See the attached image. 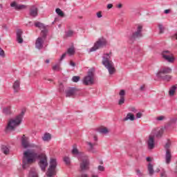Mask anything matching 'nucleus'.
Masks as SVG:
<instances>
[{
	"mask_svg": "<svg viewBox=\"0 0 177 177\" xmlns=\"http://www.w3.org/2000/svg\"><path fill=\"white\" fill-rule=\"evenodd\" d=\"M98 170L100 171L101 172H103L104 171V167L102 165H99L97 167Z\"/></svg>",
	"mask_w": 177,
	"mask_h": 177,
	"instance_id": "nucleus-50",
	"label": "nucleus"
},
{
	"mask_svg": "<svg viewBox=\"0 0 177 177\" xmlns=\"http://www.w3.org/2000/svg\"><path fill=\"white\" fill-rule=\"evenodd\" d=\"M35 27H37V28H42L43 30H45L46 28V26H45V24L37 21L36 23H35Z\"/></svg>",
	"mask_w": 177,
	"mask_h": 177,
	"instance_id": "nucleus-24",
	"label": "nucleus"
},
{
	"mask_svg": "<svg viewBox=\"0 0 177 177\" xmlns=\"http://www.w3.org/2000/svg\"><path fill=\"white\" fill-rule=\"evenodd\" d=\"M73 35H74V31L69 30L66 32H65V37L66 38H70L71 37H73Z\"/></svg>",
	"mask_w": 177,
	"mask_h": 177,
	"instance_id": "nucleus-33",
	"label": "nucleus"
},
{
	"mask_svg": "<svg viewBox=\"0 0 177 177\" xmlns=\"http://www.w3.org/2000/svg\"><path fill=\"white\" fill-rule=\"evenodd\" d=\"M81 80V77L80 76H73L72 77L73 82H78Z\"/></svg>",
	"mask_w": 177,
	"mask_h": 177,
	"instance_id": "nucleus-40",
	"label": "nucleus"
},
{
	"mask_svg": "<svg viewBox=\"0 0 177 177\" xmlns=\"http://www.w3.org/2000/svg\"><path fill=\"white\" fill-rule=\"evenodd\" d=\"M62 68H60V66L59 65H55L53 66V71H60Z\"/></svg>",
	"mask_w": 177,
	"mask_h": 177,
	"instance_id": "nucleus-42",
	"label": "nucleus"
},
{
	"mask_svg": "<svg viewBox=\"0 0 177 177\" xmlns=\"http://www.w3.org/2000/svg\"><path fill=\"white\" fill-rule=\"evenodd\" d=\"M77 92H78V88L75 87H68L65 91L66 97H74V96L77 95Z\"/></svg>",
	"mask_w": 177,
	"mask_h": 177,
	"instance_id": "nucleus-9",
	"label": "nucleus"
},
{
	"mask_svg": "<svg viewBox=\"0 0 177 177\" xmlns=\"http://www.w3.org/2000/svg\"><path fill=\"white\" fill-rule=\"evenodd\" d=\"M140 91L141 92H145V91H146V88L145 87V85H142V86H140Z\"/></svg>",
	"mask_w": 177,
	"mask_h": 177,
	"instance_id": "nucleus-51",
	"label": "nucleus"
},
{
	"mask_svg": "<svg viewBox=\"0 0 177 177\" xmlns=\"http://www.w3.org/2000/svg\"><path fill=\"white\" fill-rule=\"evenodd\" d=\"M162 133H164V129H160L156 133V138H161L162 136Z\"/></svg>",
	"mask_w": 177,
	"mask_h": 177,
	"instance_id": "nucleus-36",
	"label": "nucleus"
},
{
	"mask_svg": "<svg viewBox=\"0 0 177 177\" xmlns=\"http://www.w3.org/2000/svg\"><path fill=\"white\" fill-rule=\"evenodd\" d=\"M24 117V111H22L21 113L15 117V119H11L6 128V131H15L16 127H19L23 121V118Z\"/></svg>",
	"mask_w": 177,
	"mask_h": 177,
	"instance_id": "nucleus-2",
	"label": "nucleus"
},
{
	"mask_svg": "<svg viewBox=\"0 0 177 177\" xmlns=\"http://www.w3.org/2000/svg\"><path fill=\"white\" fill-rule=\"evenodd\" d=\"M176 86H172L169 91V96H174L175 95V92H176Z\"/></svg>",
	"mask_w": 177,
	"mask_h": 177,
	"instance_id": "nucleus-25",
	"label": "nucleus"
},
{
	"mask_svg": "<svg viewBox=\"0 0 177 177\" xmlns=\"http://www.w3.org/2000/svg\"><path fill=\"white\" fill-rule=\"evenodd\" d=\"M128 120H130V121H135V115L131 113H128L127 116L123 119V121H128Z\"/></svg>",
	"mask_w": 177,
	"mask_h": 177,
	"instance_id": "nucleus-20",
	"label": "nucleus"
},
{
	"mask_svg": "<svg viewBox=\"0 0 177 177\" xmlns=\"http://www.w3.org/2000/svg\"><path fill=\"white\" fill-rule=\"evenodd\" d=\"M169 53H171V51H169V50H163V51L162 52V57H164V55H166V54L169 55Z\"/></svg>",
	"mask_w": 177,
	"mask_h": 177,
	"instance_id": "nucleus-46",
	"label": "nucleus"
},
{
	"mask_svg": "<svg viewBox=\"0 0 177 177\" xmlns=\"http://www.w3.org/2000/svg\"><path fill=\"white\" fill-rule=\"evenodd\" d=\"M171 142L168 141L165 145V149L166 151H168V150H170L169 148L171 147Z\"/></svg>",
	"mask_w": 177,
	"mask_h": 177,
	"instance_id": "nucleus-39",
	"label": "nucleus"
},
{
	"mask_svg": "<svg viewBox=\"0 0 177 177\" xmlns=\"http://www.w3.org/2000/svg\"><path fill=\"white\" fill-rule=\"evenodd\" d=\"M158 28H159V34H162L164 33V30H165V28H164V26H162V24H158Z\"/></svg>",
	"mask_w": 177,
	"mask_h": 177,
	"instance_id": "nucleus-38",
	"label": "nucleus"
},
{
	"mask_svg": "<svg viewBox=\"0 0 177 177\" xmlns=\"http://www.w3.org/2000/svg\"><path fill=\"white\" fill-rule=\"evenodd\" d=\"M170 73H172V69H171V68L164 67L156 73V77H161V75L164 74H170Z\"/></svg>",
	"mask_w": 177,
	"mask_h": 177,
	"instance_id": "nucleus-12",
	"label": "nucleus"
},
{
	"mask_svg": "<svg viewBox=\"0 0 177 177\" xmlns=\"http://www.w3.org/2000/svg\"><path fill=\"white\" fill-rule=\"evenodd\" d=\"M29 177H39L38 173L35 169H30L29 171Z\"/></svg>",
	"mask_w": 177,
	"mask_h": 177,
	"instance_id": "nucleus-29",
	"label": "nucleus"
},
{
	"mask_svg": "<svg viewBox=\"0 0 177 177\" xmlns=\"http://www.w3.org/2000/svg\"><path fill=\"white\" fill-rule=\"evenodd\" d=\"M35 47L37 49H42L44 48V40L42 37H38L35 42Z\"/></svg>",
	"mask_w": 177,
	"mask_h": 177,
	"instance_id": "nucleus-16",
	"label": "nucleus"
},
{
	"mask_svg": "<svg viewBox=\"0 0 177 177\" xmlns=\"http://www.w3.org/2000/svg\"><path fill=\"white\" fill-rule=\"evenodd\" d=\"M35 160H39L38 162L39 167H40L41 171L45 172L46 171V167H48V157L45 153L38 154L32 151H25L24 152V157L22 159V168L26 169L30 167L29 164H31Z\"/></svg>",
	"mask_w": 177,
	"mask_h": 177,
	"instance_id": "nucleus-1",
	"label": "nucleus"
},
{
	"mask_svg": "<svg viewBox=\"0 0 177 177\" xmlns=\"http://www.w3.org/2000/svg\"><path fill=\"white\" fill-rule=\"evenodd\" d=\"M2 27L3 28H4V30H8V26H6V24H3Z\"/></svg>",
	"mask_w": 177,
	"mask_h": 177,
	"instance_id": "nucleus-61",
	"label": "nucleus"
},
{
	"mask_svg": "<svg viewBox=\"0 0 177 177\" xmlns=\"http://www.w3.org/2000/svg\"><path fill=\"white\" fill-rule=\"evenodd\" d=\"M50 62V61L49 59H46V61H45V62L47 63V64H49Z\"/></svg>",
	"mask_w": 177,
	"mask_h": 177,
	"instance_id": "nucleus-63",
	"label": "nucleus"
},
{
	"mask_svg": "<svg viewBox=\"0 0 177 177\" xmlns=\"http://www.w3.org/2000/svg\"><path fill=\"white\" fill-rule=\"evenodd\" d=\"M163 59L165 60H167V62H169V63H174V60H175V58L174 57H171L170 55H163Z\"/></svg>",
	"mask_w": 177,
	"mask_h": 177,
	"instance_id": "nucleus-21",
	"label": "nucleus"
},
{
	"mask_svg": "<svg viewBox=\"0 0 177 177\" xmlns=\"http://www.w3.org/2000/svg\"><path fill=\"white\" fill-rule=\"evenodd\" d=\"M1 151L3 153V154L8 155L9 154L10 149L8 148V147L5 145L1 146Z\"/></svg>",
	"mask_w": 177,
	"mask_h": 177,
	"instance_id": "nucleus-28",
	"label": "nucleus"
},
{
	"mask_svg": "<svg viewBox=\"0 0 177 177\" xmlns=\"http://www.w3.org/2000/svg\"><path fill=\"white\" fill-rule=\"evenodd\" d=\"M125 103V97L122 96L120 97L119 101H118V104L119 106H122Z\"/></svg>",
	"mask_w": 177,
	"mask_h": 177,
	"instance_id": "nucleus-37",
	"label": "nucleus"
},
{
	"mask_svg": "<svg viewBox=\"0 0 177 177\" xmlns=\"http://www.w3.org/2000/svg\"><path fill=\"white\" fill-rule=\"evenodd\" d=\"M12 88L14 89L15 93L19 92V91H20V81H15L13 84Z\"/></svg>",
	"mask_w": 177,
	"mask_h": 177,
	"instance_id": "nucleus-18",
	"label": "nucleus"
},
{
	"mask_svg": "<svg viewBox=\"0 0 177 177\" xmlns=\"http://www.w3.org/2000/svg\"><path fill=\"white\" fill-rule=\"evenodd\" d=\"M66 56H67V53L62 54V55L61 56V57L59 59V62L64 60V58L66 57Z\"/></svg>",
	"mask_w": 177,
	"mask_h": 177,
	"instance_id": "nucleus-47",
	"label": "nucleus"
},
{
	"mask_svg": "<svg viewBox=\"0 0 177 177\" xmlns=\"http://www.w3.org/2000/svg\"><path fill=\"white\" fill-rule=\"evenodd\" d=\"M71 154H73V156H81V152H80V150L77 148L76 144L73 145Z\"/></svg>",
	"mask_w": 177,
	"mask_h": 177,
	"instance_id": "nucleus-17",
	"label": "nucleus"
},
{
	"mask_svg": "<svg viewBox=\"0 0 177 177\" xmlns=\"http://www.w3.org/2000/svg\"><path fill=\"white\" fill-rule=\"evenodd\" d=\"M11 8H14L15 10H24L26 8L27 6L24 4H18L16 1H13L12 3H10Z\"/></svg>",
	"mask_w": 177,
	"mask_h": 177,
	"instance_id": "nucleus-11",
	"label": "nucleus"
},
{
	"mask_svg": "<svg viewBox=\"0 0 177 177\" xmlns=\"http://www.w3.org/2000/svg\"><path fill=\"white\" fill-rule=\"evenodd\" d=\"M66 53H68L69 56H73V55H75V49H74V47L69 48H68Z\"/></svg>",
	"mask_w": 177,
	"mask_h": 177,
	"instance_id": "nucleus-27",
	"label": "nucleus"
},
{
	"mask_svg": "<svg viewBox=\"0 0 177 177\" xmlns=\"http://www.w3.org/2000/svg\"><path fill=\"white\" fill-rule=\"evenodd\" d=\"M169 12H171V10H165L164 13H165V15H168Z\"/></svg>",
	"mask_w": 177,
	"mask_h": 177,
	"instance_id": "nucleus-60",
	"label": "nucleus"
},
{
	"mask_svg": "<svg viewBox=\"0 0 177 177\" xmlns=\"http://www.w3.org/2000/svg\"><path fill=\"white\" fill-rule=\"evenodd\" d=\"M87 145L89 146V151H92L93 150L95 149V148L93 147V144H92V142H87Z\"/></svg>",
	"mask_w": 177,
	"mask_h": 177,
	"instance_id": "nucleus-43",
	"label": "nucleus"
},
{
	"mask_svg": "<svg viewBox=\"0 0 177 177\" xmlns=\"http://www.w3.org/2000/svg\"><path fill=\"white\" fill-rule=\"evenodd\" d=\"M3 113L6 115H9V114H10V106H7L6 108H3Z\"/></svg>",
	"mask_w": 177,
	"mask_h": 177,
	"instance_id": "nucleus-34",
	"label": "nucleus"
},
{
	"mask_svg": "<svg viewBox=\"0 0 177 177\" xmlns=\"http://www.w3.org/2000/svg\"><path fill=\"white\" fill-rule=\"evenodd\" d=\"M158 78H160L161 80H163V81L169 82L171 81V78H172V77L169 75H166L165 76H162V75H161V77H158Z\"/></svg>",
	"mask_w": 177,
	"mask_h": 177,
	"instance_id": "nucleus-26",
	"label": "nucleus"
},
{
	"mask_svg": "<svg viewBox=\"0 0 177 177\" xmlns=\"http://www.w3.org/2000/svg\"><path fill=\"white\" fill-rule=\"evenodd\" d=\"M176 118H173L171 119L170 122H169V125H172V124H176Z\"/></svg>",
	"mask_w": 177,
	"mask_h": 177,
	"instance_id": "nucleus-45",
	"label": "nucleus"
},
{
	"mask_svg": "<svg viewBox=\"0 0 177 177\" xmlns=\"http://www.w3.org/2000/svg\"><path fill=\"white\" fill-rule=\"evenodd\" d=\"M117 8H118L119 9H121V8H122V4L121 3L118 4Z\"/></svg>",
	"mask_w": 177,
	"mask_h": 177,
	"instance_id": "nucleus-62",
	"label": "nucleus"
},
{
	"mask_svg": "<svg viewBox=\"0 0 177 177\" xmlns=\"http://www.w3.org/2000/svg\"><path fill=\"white\" fill-rule=\"evenodd\" d=\"M136 118H142V113L138 112V113L136 114Z\"/></svg>",
	"mask_w": 177,
	"mask_h": 177,
	"instance_id": "nucleus-54",
	"label": "nucleus"
},
{
	"mask_svg": "<svg viewBox=\"0 0 177 177\" xmlns=\"http://www.w3.org/2000/svg\"><path fill=\"white\" fill-rule=\"evenodd\" d=\"M70 66H72V67H75V63L73 61L70 62Z\"/></svg>",
	"mask_w": 177,
	"mask_h": 177,
	"instance_id": "nucleus-55",
	"label": "nucleus"
},
{
	"mask_svg": "<svg viewBox=\"0 0 177 177\" xmlns=\"http://www.w3.org/2000/svg\"><path fill=\"white\" fill-rule=\"evenodd\" d=\"M16 39L18 44H23V30L17 29L16 32Z\"/></svg>",
	"mask_w": 177,
	"mask_h": 177,
	"instance_id": "nucleus-13",
	"label": "nucleus"
},
{
	"mask_svg": "<svg viewBox=\"0 0 177 177\" xmlns=\"http://www.w3.org/2000/svg\"><path fill=\"white\" fill-rule=\"evenodd\" d=\"M64 162L66 165H70L71 164V160L68 156L64 157Z\"/></svg>",
	"mask_w": 177,
	"mask_h": 177,
	"instance_id": "nucleus-35",
	"label": "nucleus"
},
{
	"mask_svg": "<svg viewBox=\"0 0 177 177\" xmlns=\"http://www.w3.org/2000/svg\"><path fill=\"white\" fill-rule=\"evenodd\" d=\"M89 160L87 159H84L82 162H80V172H84L85 171H88L89 169Z\"/></svg>",
	"mask_w": 177,
	"mask_h": 177,
	"instance_id": "nucleus-10",
	"label": "nucleus"
},
{
	"mask_svg": "<svg viewBox=\"0 0 177 177\" xmlns=\"http://www.w3.org/2000/svg\"><path fill=\"white\" fill-rule=\"evenodd\" d=\"M42 139L44 142H49V140L52 139V136H50V133H46L42 137Z\"/></svg>",
	"mask_w": 177,
	"mask_h": 177,
	"instance_id": "nucleus-22",
	"label": "nucleus"
},
{
	"mask_svg": "<svg viewBox=\"0 0 177 177\" xmlns=\"http://www.w3.org/2000/svg\"><path fill=\"white\" fill-rule=\"evenodd\" d=\"M160 176L161 177H167V174L165 172V170L162 169V172L160 173Z\"/></svg>",
	"mask_w": 177,
	"mask_h": 177,
	"instance_id": "nucleus-48",
	"label": "nucleus"
},
{
	"mask_svg": "<svg viewBox=\"0 0 177 177\" xmlns=\"http://www.w3.org/2000/svg\"><path fill=\"white\" fill-rule=\"evenodd\" d=\"M102 64L107 68L110 75H113L115 73V68L113 62L110 61V54H104L102 57Z\"/></svg>",
	"mask_w": 177,
	"mask_h": 177,
	"instance_id": "nucleus-3",
	"label": "nucleus"
},
{
	"mask_svg": "<svg viewBox=\"0 0 177 177\" xmlns=\"http://www.w3.org/2000/svg\"><path fill=\"white\" fill-rule=\"evenodd\" d=\"M91 177H99L97 175H92Z\"/></svg>",
	"mask_w": 177,
	"mask_h": 177,
	"instance_id": "nucleus-64",
	"label": "nucleus"
},
{
	"mask_svg": "<svg viewBox=\"0 0 177 177\" xmlns=\"http://www.w3.org/2000/svg\"><path fill=\"white\" fill-rule=\"evenodd\" d=\"M41 38H43L44 39H45L48 35V29L46 28V29H43L41 31Z\"/></svg>",
	"mask_w": 177,
	"mask_h": 177,
	"instance_id": "nucleus-30",
	"label": "nucleus"
},
{
	"mask_svg": "<svg viewBox=\"0 0 177 177\" xmlns=\"http://www.w3.org/2000/svg\"><path fill=\"white\" fill-rule=\"evenodd\" d=\"M98 132L102 135H107V133H109V129L106 127H104L100 129Z\"/></svg>",
	"mask_w": 177,
	"mask_h": 177,
	"instance_id": "nucleus-32",
	"label": "nucleus"
},
{
	"mask_svg": "<svg viewBox=\"0 0 177 177\" xmlns=\"http://www.w3.org/2000/svg\"><path fill=\"white\" fill-rule=\"evenodd\" d=\"M136 174L137 176H138V177L143 176V173H142V171L139 169H136Z\"/></svg>",
	"mask_w": 177,
	"mask_h": 177,
	"instance_id": "nucleus-41",
	"label": "nucleus"
},
{
	"mask_svg": "<svg viewBox=\"0 0 177 177\" xmlns=\"http://www.w3.org/2000/svg\"><path fill=\"white\" fill-rule=\"evenodd\" d=\"M26 26H27V27H28V26H29V27H32V21H29L28 24H26Z\"/></svg>",
	"mask_w": 177,
	"mask_h": 177,
	"instance_id": "nucleus-57",
	"label": "nucleus"
},
{
	"mask_svg": "<svg viewBox=\"0 0 177 177\" xmlns=\"http://www.w3.org/2000/svg\"><path fill=\"white\" fill-rule=\"evenodd\" d=\"M171 158H172V155L171 154V150L166 151V154H165L166 164H169V162H171Z\"/></svg>",
	"mask_w": 177,
	"mask_h": 177,
	"instance_id": "nucleus-19",
	"label": "nucleus"
},
{
	"mask_svg": "<svg viewBox=\"0 0 177 177\" xmlns=\"http://www.w3.org/2000/svg\"><path fill=\"white\" fill-rule=\"evenodd\" d=\"M83 84L86 86L95 84V68L88 70V75L83 79Z\"/></svg>",
	"mask_w": 177,
	"mask_h": 177,
	"instance_id": "nucleus-6",
	"label": "nucleus"
},
{
	"mask_svg": "<svg viewBox=\"0 0 177 177\" xmlns=\"http://www.w3.org/2000/svg\"><path fill=\"white\" fill-rule=\"evenodd\" d=\"M56 168H57V160L56 158H50V165L46 173V176L52 177L55 176L57 174Z\"/></svg>",
	"mask_w": 177,
	"mask_h": 177,
	"instance_id": "nucleus-4",
	"label": "nucleus"
},
{
	"mask_svg": "<svg viewBox=\"0 0 177 177\" xmlns=\"http://www.w3.org/2000/svg\"><path fill=\"white\" fill-rule=\"evenodd\" d=\"M107 45V41L104 39H99L95 44L94 46L88 50V53L95 52L97 50V49H100V48H103Z\"/></svg>",
	"mask_w": 177,
	"mask_h": 177,
	"instance_id": "nucleus-7",
	"label": "nucleus"
},
{
	"mask_svg": "<svg viewBox=\"0 0 177 177\" xmlns=\"http://www.w3.org/2000/svg\"><path fill=\"white\" fill-rule=\"evenodd\" d=\"M102 17H103V15H102V12H97V17H98V19H100Z\"/></svg>",
	"mask_w": 177,
	"mask_h": 177,
	"instance_id": "nucleus-53",
	"label": "nucleus"
},
{
	"mask_svg": "<svg viewBox=\"0 0 177 177\" xmlns=\"http://www.w3.org/2000/svg\"><path fill=\"white\" fill-rule=\"evenodd\" d=\"M142 30L143 26H138L137 30L128 36L129 44H133V42H135L138 38H142V37H143V35L142 34Z\"/></svg>",
	"mask_w": 177,
	"mask_h": 177,
	"instance_id": "nucleus-5",
	"label": "nucleus"
},
{
	"mask_svg": "<svg viewBox=\"0 0 177 177\" xmlns=\"http://www.w3.org/2000/svg\"><path fill=\"white\" fill-rule=\"evenodd\" d=\"M131 111H132L133 113H136V109H135V107H132L131 109Z\"/></svg>",
	"mask_w": 177,
	"mask_h": 177,
	"instance_id": "nucleus-58",
	"label": "nucleus"
},
{
	"mask_svg": "<svg viewBox=\"0 0 177 177\" xmlns=\"http://www.w3.org/2000/svg\"><path fill=\"white\" fill-rule=\"evenodd\" d=\"M119 95H120V97L122 96H125V90H120Z\"/></svg>",
	"mask_w": 177,
	"mask_h": 177,
	"instance_id": "nucleus-49",
	"label": "nucleus"
},
{
	"mask_svg": "<svg viewBox=\"0 0 177 177\" xmlns=\"http://www.w3.org/2000/svg\"><path fill=\"white\" fill-rule=\"evenodd\" d=\"M0 56L1 57H5V51L0 47Z\"/></svg>",
	"mask_w": 177,
	"mask_h": 177,
	"instance_id": "nucleus-44",
	"label": "nucleus"
},
{
	"mask_svg": "<svg viewBox=\"0 0 177 177\" xmlns=\"http://www.w3.org/2000/svg\"><path fill=\"white\" fill-rule=\"evenodd\" d=\"M30 16L32 17H37L38 16V8L35 6H32L30 9Z\"/></svg>",
	"mask_w": 177,
	"mask_h": 177,
	"instance_id": "nucleus-15",
	"label": "nucleus"
},
{
	"mask_svg": "<svg viewBox=\"0 0 177 177\" xmlns=\"http://www.w3.org/2000/svg\"><path fill=\"white\" fill-rule=\"evenodd\" d=\"M164 118H165V117H164V116H159V117H158V118H156V120H157L158 121H162V120H164Z\"/></svg>",
	"mask_w": 177,
	"mask_h": 177,
	"instance_id": "nucleus-52",
	"label": "nucleus"
},
{
	"mask_svg": "<svg viewBox=\"0 0 177 177\" xmlns=\"http://www.w3.org/2000/svg\"><path fill=\"white\" fill-rule=\"evenodd\" d=\"M55 12L59 17H64V12L60 8H56Z\"/></svg>",
	"mask_w": 177,
	"mask_h": 177,
	"instance_id": "nucleus-31",
	"label": "nucleus"
},
{
	"mask_svg": "<svg viewBox=\"0 0 177 177\" xmlns=\"http://www.w3.org/2000/svg\"><path fill=\"white\" fill-rule=\"evenodd\" d=\"M21 145L24 149H30L31 145L30 144V138L26 136V135H22L21 137Z\"/></svg>",
	"mask_w": 177,
	"mask_h": 177,
	"instance_id": "nucleus-8",
	"label": "nucleus"
},
{
	"mask_svg": "<svg viewBox=\"0 0 177 177\" xmlns=\"http://www.w3.org/2000/svg\"><path fill=\"white\" fill-rule=\"evenodd\" d=\"M146 160H147V161L148 162H151V157H147Z\"/></svg>",
	"mask_w": 177,
	"mask_h": 177,
	"instance_id": "nucleus-59",
	"label": "nucleus"
},
{
	"mask_svg": "<svg viewBox=\"0 0 177 177\" xmlns=\"http://www.w3.org/2000/svg\"><path fill=\"white\" fill-rule=\"evenodd\" d=\"M111 8H113V4L109 3V4L107 5V8L108 9H111Z\"/></svg>",
	"mask_w": 177,
	"mask_h": 177,
	"instance_id": "nucleus-56",
	"label": "nucleus"
},
{
	"mask_svg": "<svg viewBox=\"0 0 177 177\" xmlns=\"http://www.w3.org/2000/svg\"><path fill=\"white\" fill-rule=\"evenodd\" d=\"M147 146H148V149L149 150H153L155 147V143H154V137L152 136H150L149 137V140L147 141Z\"/></svg>",
	"mask_w": 177,
	"mask_h": 177,
	"instance_id": "nucleus-14",
	"label": "nucleus"
},
{
	"mask_svg": "<svg viewBox=\"0 0 177 177\" xmlns=\"http://www.w3.org/2000/svg\"><path fill=\"white\" fill-rule=\"evenodd\" d=\"M148 171L149 175L150 176H153L154 174V169H153V165L150 162L148 164Z\"/></svg>",
	"mask_w": 177,
	"mask_h": 177,
	"instance_id": "nucleus-23",
	"label": "nucleus"
}]
</instances>
